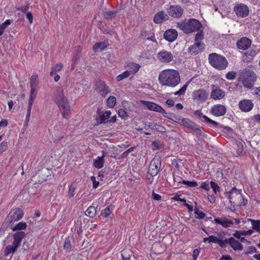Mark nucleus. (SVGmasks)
Returning <instances> with one entry per match:
<instances>
[{"label":"nucleus","mask_w":260,"mask_h":260,"mask_svg":"<svg viewBox=\"0 0 260 260\" xmlns=\"http://www.w3.org/2000/svg\"><path fill=\"white\" fill-rule=\"evenodd\" d=\"M158 81L163 86L174 87L180 83V77L177 70L167 69L160 73Z\"/></svg>","instance_id":"obj_1"},{"label":"nucleus","mask_w":260,"mask_h":260,"mask_svg":"<svg viewBox=\"0 0 260 260\" xmlns=\"http://www.w3.org/2000/svg\"><path fill=\"white\" fill-rule=\"evenodd\" d=\"M177 27L185 34H190L200 30L203 27L202 24L197 19H190L188 22L181 21L177 24Z\"/></svg>","instance_id":"obj_2"},{"label":"nucleus","mask_w":260,"mask_h":260,"mask_svg":"<svg viewBox=\"0 0 260 260\" xmlns=\"http://www.w3.org/2000/svg\"><path fill=\"white\" fill-rule=\"evenodd\" d=\"M55 102L58 107L62 117L68 119L71 111V106L68 100L64 95L62 91L58 94Z\"/></svg>","instance_id":"obj_3"},{"label":"nucleus","mask_w":260,"mask_h":260,"mask_svg":"<svg viewBox=\"0 0 260 260\" xmlns=\"http://www.w3.org/2000/svg\"><path fill=\"white\" fill-rule=\"evenodd\" d=\"M208 59L210 64L218 70L225 69L229 64L225 57L215 53L210 54L209 55Z\"/></svg>","instance_id":"obj_4"},{"label":"nucleus","mask_w":260,"mask_h":260,"mask_svg":"<svg viewBox=\"0 0 260 260\" xmlns=\"http://www.w3.org/2000/svg\"><path fill=\"white\" fill-rule=\"evenodd\" d=\"M228 199L231 203L234 205H241L243 200L242 193L235 187H233L229 192Z\"/></svg>","instance_id":"obj_5"},{"label":"nucleus","mask_w":260,"mask_h":260,"mask_svg":"<svg viewBox=\"0 0 260 260\" xmlns=\"http://www.w3.org/2000/svg\"><path fill=\"white\" fill-rule=\"evenodd\" d=\"M166 11L168 15L175 18H180L183 14L184 10L178 5H171L166 9Z\"/></svg>","instance_id":"obj_6"},{"label":"nucleus","mask_w":260,"mask_h":260,"mask_svg":"<svg viewBox=\"0 0 260 260\" xmlns=\"http://www.w3.org/2000/svg\"><path fill=\"white\" fill-rule=\"evenodd\" d=\"M161 167V161L159 158H154L151 161L148 170V173L151 177L156 176Z\"/></svg>","instance_id":"obj_7"},{"label":"nucleus","mask_w":260,"mask_h":260,"mask_svg":"<svg viewBox=\"0 0 260 260\" xmlns=\"http://www.w3.org/2000/svg\"><path fill=\"white\" fill-rule=\"evenodd\" d=\"M209 93L204 89H199L193 91L192 96V99L198 103H203L208 99Z\"/></svg>","instance_id":"obj_8"},{"label":"nucleus","mask_w":260,"mask_h":260,"mask_svg":"<svg viewBox=\"0 0 260 260\" xmlns=\"http://www.w3.org/2000/svg\"><path fill=\"white\" fill-rule=\"evenodd\" d=\"M158 60L162 63H169L173 60L174 55L171 52L162 50L156 54Z\"/></svg>","instance_id":"obj_9"},{"label":"nucleus","mask_w":260,"mask_h":260,"mask_svg":"<svg viewBox=\"0 0 260 260\" xmlns=\"http://www.w3.org/2000/svg\"><path fill=\"white\" fill-rule=\"evenodd\" d=\"M37 93V87H30V95L28 102V108L27 114L26 115L25 122H27L29 120L31 113V110L34 100L36 99Z\"/></svg>","instance_id":"obj_10"},{"label":"nucleus","mask_w":260,"mask_h":260,"mask_svg":"<svg viewBox=\"0 0 260 260\" xmlns=\"http://www.w3.org/2000/svg\"><path fill=\"white\" fill-rule=\"evenodd\" d=\"M95 90L102 96L105 97L111 92V89L106 83L100 80L95 83Z\"/></svg>","instance_id":"obj_11"},{"label":"nucleus","mask_w":260,"mask_h":260,"mask_svg":"<svg viewBox=\"0 0 260 260\" xmlns=\"http://www.w3.org/2000/svg\"><path fill=\"white\" fill-rule=\"evenodd\" d=\"M23 215V211L20 208H15L12 210L6 218L10 222L16 221L22 218Z\"/></svg>","instance_id":"obj_12"},{"label":"nucleus","mask_w":260,"mask_h":260,"mask_svg":"<svg viewBox=\"0 0 260 260\" xmlns=\"http://www.w3.org/2000/svg\"><path fill=\"white\" fill-rule=\"evenodd\" d=\"M234 11L237 15L241 17H245L248 15L249 10L246 5L240 4L234 7Z\"/></svg>","instance_id":"obj_13"},{"label":"nucleus","mask_w":260,"mask_h":260,"mask_svg":"<svg viewBox=\"0 0 260 260\" xmlns=\"http://www.w3.org/2000/svg\"><path fill=\"white\" fill-rule=\"evenodd\" d=\"M211 87L212 91L210 94L211 98L214 100H220L225 96V93L224 91L220 89L218 86L212 85Z\"/></svg>","instance_id":"obj_14"},{"label":"nucleus","mask_w":260,"mask_h":260,"mask_svg":"<svg viewBox=\"0 0 260 260\" xmlns=\"http://www.w3.org/2000/svg\"><path fill=\"white\" fill-rule=\"evenodd\" d=\"M227 244H229L234 250H242L243 248L241 243L233 237L224 239V248L226 247Z\"/></svg>","instance_id":"obj_15"},{"label":"nucleus","mask_w":260,"mask_h":260,"mask_svg":"<svg viewBox=\"0 0 260 260\" xmlns=\"http://www.w3.org/2000/svg\"><path fill=\"white\" fill-rule=\"evenodd\" d=\"M210 113L216 116H223L226 112V109L222 105L217 104L214 105L210 111Z\"/></svg>","instance_id":"obj_16"},{"label":"nucleus","mask_w":260,"mask_h":260,"mask_svg":"<svg viewBox=\"0 0 260 260\" xmlns=\"http://www.w3.org/2000/svg\"><path fill=\"white\" fill-rule=\"evenodd\" d=\"M239 107L242 112H247L252 110L253 104L251 100L244 99L240 101Z\"/></svg>","instance_id":"obj_17"},{"label":"nucleus","mask_w":260,"mask_h":260,"mask_svg":"<svg viewBox=\"0 0 260 260\" xmlns=\"http://www.w3.org/2000/svg\"><path fill=\"white\" fill-rule=\"evenodd\" d=\"M214 221L216 224H220L224 228L231 227L234 224L233 220L229 219L225 216L216 218Z\"/></svg>","instance_id":"obj_18"},{"label":"nucleus","mask_w":260,"mask_h":260,"mask_svg":"<svg viewBox=\"0 0 260 260\" xmlns=\"http://www.w3.org/2000/svg\"><path fill=\"white\" fill-rule=\"evenodd\" d=\"M251 44V41L246 37L241 38L236 43L238 48L243 50L247 49L250 46Z\"/></svg>","instance_id":"obj_19"},{"label":"nucleus","mask_w":260,"mask_h":260,"mask_svg":"<svg viewBox=\"0 0 260 260\" xmlns=\"http://www.w3.org/2000/svg\"><path fill=\"white\" fill-rule=\"evenodd\" d=\"M178 37L177 31L174 29L166 30L164 34V38L170 42L174 41Z\"/></svg>","instance_id":"obj_20"},{"label":"nucleus","mask_w":260,"mask_h":260,"mask_svg":"<svg viewBox=\"0 0 260 260\" xmlns=\"http://www.w3.org/2000/svg\"><path fill=\"white\" fill-rule=\"evenodd\" d=\"M140 102L148 110L160 113L162 107L155 103L146 101H141Z\"/></svg>","instance_id":"obj_21"},{"label":"nucleus","mask_w":260,"mask_h":260,"mask_svg":"<svg viewBox=\"0 0 260 260\" xmlns=\"http://www.w3.org/2000/svg\"><path fill=\"white\" fill-rule=\"evenodd\" d=\"M204 49V44L202 42H195V43L190 46L188 48V52L192 54H198L201 52Z\"/></svg>","instance_id":"obj_22"},{"label":"nucleus","mask_w":260,"mask_h":260,"mask_svg":"<svg viewBox=\"0 0 260 260\" xmlns=\"http://www.w3.org/2000/svg\"><path fill=\"white\" fill-rule=\"evenodd\" d=\"M168 13L166 14L163 11L157 12L154 16L153 21L157 24L161 23L169 19Z\"/></svg>","instance_id":"obj_23"},{"label":"nucleus","mask_w":260,"mask_h":260,"mask_svg":"<svg viewBox=\"0 0 260 260\" xmlns=\"http://www.w3.org/2000/svg\"><path fill=\"white\" fill-rule=\"evenodd\" d=\"M219 237L215 236H210V242H213L218 244L221 248H224V239H223V236L221 233L218 234Z\"/></svg>","instance_id":"obj_24"},{"label":"nucleus","mask_w":260,"mask_h":260,"mask_svg":"<svg viewBox=\"0 0 260 260\" xmlns=\"http://www.w3.org/2000/svg\"><path fill=\"white\" fill-rule=\"evenodd\" d=\"M26 234L24 232L20 231L16 232L13 236L14 241L12 243L14 245H16L19 247L22 239L24 238Z\"/></svg>","instance_id":"obj_25"},{"label":"nucleus","mask_w":260,"mask_h":260,"mask_svg":"<svg viewBox=\"0 0 260 260\" xmlns=\"http://www.w3.org/2000/svg\"><path fill=\"white\" fill-rule=\"evenodd\" d=\"M127 68H128L127 71H128L131 75H132L135 74L138 71L140 68V66L136 63L129 62L127 64Z\"/></svg>","instance_id":"obj_26"},{"label":"nucleus","mask_w":260,"mask_h":260,"mask_svg":"<svg viewBox=\"0 0 260 260\" xmlns=\"http://www.w3.org/2000/svg\"><path fill=\"white\" fill-rule=\"evenodd\" d=\"M18 247V246L14 245L13 243L12 245L7 246L4 250V255L8 256L10 254L15 253Z\"/></svg>","instance_id":"obj_27"},{"label":"nucleus","mask_w":260,"mask_h":260,"mask_svg":"<svg viewBox=\"0 0 260 260\" xmlns=\"http://www.w3.org/2000/svg\"><path fill=\"white\" fill-rule=\"evenodd\" d=\"M191 129H192L193 131L192 134L197 137L205 136V134L203 133L202 131V129H204L203 128L196 123L194 124Z\"/></svg>","instance_id":"obj_28"},{"label":"nucleus","mask_w":260,"mask_h":260,"mask_svg":"<svg viewBox=\"0 0 260 260\" xmlns=\"http://www.w3.org/2000/svg\"><path fill=\"white\" fill-rule=\"evenodd\" d=\"M106 153H104L102 156H98L93 162V166L96 168L101 169L103 167L104 162V157Z\"/></svg>","instance_id":"obj_29"},{"label":"nucleus","mask_w":260,"mask_h":260,"mask_svg":"<svg viewBox=\"0 0 260 260\" xmlns=\"http://www.w3.org/2000/svg\"><path fill=\"white\" fill-rule=\"evenodd\" d=\"M111 114V112L110 111L108 110V111H105V112L102 113V114L99 116L100 121H98V122L100 124L106 123L108 122L109 120H108V119L110 118Z\"/></svg>","instance_id":"obj_30"},{"label":"nucleus","mask_w":260,"mask_h":260,"mask_svg":"<svg viewBox=\"0 0 260 260\" xmlns=\"http://www.w3.org/2000/svg\"><path fill=\"white\" fill-rule=\"evenodd\" d=\"M256 54V51L254 49L249 50L244 53L245 57L243 60L247 62H250L255 56Z\"/></svg>","instance_id":"obj_31"},{"label":"nucleus","mask_w":260,"mask_h":260,"mask_svg":"<svg viewBox=\"0 0 260 260\" xmlns=\"http://www.w3.org/2000/svg\"><path fill=\"white\" fill-rule=\"evenodd\" d=\"M251 222L252 225V230H254L258 233H260V220H253L251 219H248L247 221H245V222Z\"/></svg>","instance_id":"obj_32"},{"label":"nucleus","mask_w":260,"mask_h":260,"mask_svg":"<svg viewBox=\"0 0 260 260\" xmlns=\"http://www.w3.org/2000/svg\"><path fill=\"white\" fill-rule=\"evenodd\" d=\"M254 80L249 79L248 78H244L242 79V84L243 86L246 88L251 89L254 85Z\"/></svg>","instance_id":"obj_33"},{"label":"nucleus","mask_w":260,"mask_h":260,"mask_svg":"<svg viewBox=\"0 0 260 260\" xmlns=\"http://www.w3.org/2000/svg\"><path fill=\"white\" fill-rule=\"evenodd\" d=\"M243 75L245 77L256 80L257 76L256 74L250 69H245L243 72Z\"/></svg>","instance_id":"obj_34"},{"label":"nucleus","mask_w":260,"mask_h":260,"mask_svg":"<svg viewBox=\"0 0 260 260\" xmlns=\"http://www.w3.org/2000/svg\"><path fill=\"white\" fill-rule=\"evenodd\" d=\"M194 124L195 123L194 122L186 118H182V121H181V125H183L189 129L192 128Z\"/></svg>","instance_id":"obj_35"},{"label":"nucleus","mask_w":260,"mask_h":260,"mask_svg":"<svg viewBox=\"0 0 260 260\" xmlns=\"http://www.w3.org/2000/svg\"><path fill=\"white\" fill-rule=\"evenodd\" d=\"M203 118L205 120V122L211 126L213 127L218 126L221 127V125L219 123L211 119L206 115L203 116Z\"/></svg>","instance_id":"obj_36"},{"label":"nucleus","mask_w":260,"mask_h":260,"mask_svg":"<svg viewBox=\"0 0 260 260\" xmlns=\"http://www.w3.org/2000/svg\"><path fill=\"white\" fill-rule=\"evenodd\" d=\"M96 213V210L94 206H90L85 212V214L89 217H94Z\"/></svg>","instance_id":"obj_37"},{"label":"nucleus","mask_w":260,"mask_h":260,"mask_svg":"<svg viewBox=\"0 0 260 260\" xmlns=\"http://www.w3.org/2000/svg\"><path fill=\"white\" fill-rule=\"evenodd\" d=\"M63 68V64L61 63L56 64L53 67L51 68L50 75L51 76L55 75L57 72H59L62 70Z\"/></svg>","instance_id":"obj_38"},{"label":"nucleus","mask_w":260,"mask_h":260,"mask_svg":"<svg viewBox=\"0 0 260 260\" xmlns=\"http://www.w3.org/2000/svg\"><path fill=\"white\" fill-rule=\"evenodd\" d=\"M117 14V11H106L103 13V17L106 19H112L116 17Z\"/></svg>","instance_id":"obj_39"},{"label":"nucleus","mask_w":260,"mask_h":260,"mask_svg":"<svg viewBox=\"0 0 260 260\" xmlns=\"http://www.w3.org/2000/svg\"><path fill=\"white\" fill-rule=\"evenodd\" d=\"M116 99L114 96H110L107 100V105L110 108H113L116 104Z\"/></svg>","instance_id":"obj_40"},{"label":"nucleus","mask_w":260,"mask_h":260,"mask_svg":"<svg viewBox=\"0 0 260 260\" xmlns=\"http://www.w3.org/2000/svg\"><path fill=\"white\" fill-rule=\"evenodd\" d=\"M38 75H33L31 77L30 80V87H37L39 84V81L38 80Z\"/></svg>","instance_id":"obj_41"},{"label":"nucleus","mask_w":260,"mask_h":260,"mask_svg":"<svg viewBox=\"0 0 260 260\" xmlns=\"http://www.w3.org/2000/svg\"><path fill=\"white\" fill-rule=\"evenodd\" d=\"M27 227V224L25 222H20L17 223L15 226L12 228V230L13 231L17 230H24Z\"/></svg>","instance_id":"obj_42"},{"label":"nucleus","mask_w":260,"mask_h":260,"mask_svg":"<svg viewBox=\"0 0 260 260\" xmlns=\"http://www.w3.org/2000/svg\"><path fill=\"white\" fill-rule=\"evenodd\" d=\"M194 214H196V218L198 219H203L205 217L206 214L202 211H200L198 207L194 209Z\"/></svg>","instance_id":"obj_43"},{"label":"nucleus","mask_w":260,"mask_h":260,"mask_svg":"<svg viewBox=\"0 0 260 260\" xmlns=\"http://www.w3.org/2000/svg\"><path fill=\"white\" fill-rule=\"evenodd\" d=\"M106 46L103 42H98L94 44L93 46V50L96 51L98 49L104 50L106 48Z\"/></svg>","instance_id":"obj_44"},{"label":"nucleus","mask_w":260,"mask_h":260,"mask_svg":"<svg viewBox=\"0 0 260 260\" xmlns=\"http://www.w3.org/2000/svg\"><path fill=\"white\" fill-rule=\"evenodd\" d=\"M157 126V124L154 122H145L144 124V128L145 129H148L150 128L151 129L155 130L156 129V126Z\"/></svg>","instance_id":"obj_45"},{"label":"nucleus","mask_w":260,"mask_h":260,"mask_svg":"<svg viewBox=\"0 0 260 260\" xmlns=\"http://www.w3.org/2000/svg\"><path fill=\"white\" fill-rule=\"evenodd\" d=\"M204 39V35L203 30H199L198 31V33L196 34L194 41L195 42H201V41L203 40Z\"/></svg>","instance_id":"obj_46"},{"label":"nucleus","mask_w":260,"mask_h":260,"mask_svg":"<svg viewBox=\"0 0 260 260\" xmlns=\"http://www.w3.org/2000/svg\"><path fill=\"white\" fill-rule=\"evenodd\" d=\"M131 74L129 73L128 71L126 70L122 74L117 76L116 77V79L118 81H120L124 78L128 77Z\"/></svg>","instance_id":"obj_47"},{"label":"nucleus","mask_w":260,"mask_h":260,"mask_svg":"<svg viewBox=\"0 0 260 260\" xmlns=\"http://www.w3.org/2000/svg\"><path fill=\"white\" fill-rule=\"evenodd\" d=\"M118 116L123 119H126L128 116L127 112L123 109H120L118 112Z\"/></svg>","instance_id":"obj_48"},{"label":"nucleus","mask_w":260,"mask_h":260,"mask_svg":"<svg viewBox=\"0 0 260 260\" xmlns=\"http://www.w3.org/2000/svg\"><path fill=\"white\" fill-rule=\"evenodd\" d=\"M72 247V245L71 243V241L69 238H66L64 243L63 248L64 249L68 251H71Z\"/></svg>","instance_id":"obj_49"},{"label":"nucleus","mask_w":260,"mask_h":260,"mask_svg":"<svg viewBox=\"0 0 260 260\" xmlns=\"http://www.w3.org/2000/svg\"><path fill=\"white\" fill-rule=\"evenodd\" d=\"M187 86H188V84H186L184 85L183 86V87H181L180 90H179L178 91L175 92L174 93V94L176 95H181L184 94V93L185 92V91H186V90L187 89Z\"/></svg>","instance_id":"obj_50"},{"label":"nucleus","mask_w":260,"mask_h":260,"mask_svg":"<svg viewBox=\"0 0 260 260\" xmlns=\"http://www.w3.org/2000/svg\"><path fill=\"white\" fill-rule=\"evenodd\" d=\"M236 145H237V148H236L237 154L238 155H240L242 153L243 150V148H244L243 144L241 142H238L236 143Z\"/></svg>","instance_id":"obj_51"},{"label":"nucleus","mask_w":260,"mask_h":260,"mask_svg":"<svg viewBox=\"0 0 260 260\" xmlns=\"http://www.w3.org/2000/svg\"><path fill=\"white\" fill-rule=\"evenodd\" d=\"M182 183L187 185L188 187H195L198 185L197 182L195 181H189L183 180Z\"/></svg>","instance_id":"obj_52"},{"label":"nucleus","mask_w":260,"mask_h":260,"mask_svg":"<svg viewBox=\"0 0 260 260\" xmlns=\"http://www.w3.org/2000/svg\"><path fill=\"white\" fill-rule=\"evenodd\" d=\"M76 188V184L73 182L71 184L69 190V196L70 197H72L74 196L75 193V190Z\"/></svg>","instance_id":"obj_53"},{"label":"nucleus","mask_w":260,"mask_h":260,"mask_svg":"<svg viewBox=\"0 0 260 260\" xmlns=\"http://www.w3.org/2000/svg\"><path fill=\"white\" fill-rule=\"evenodd\" d=\"M182 178L179 176L174 175V181L175 186H179V185L182 183Z\"/></svg>","instance_id":"obj_54"},{"label":"nucleus","mask_w":260,"mask_h":260,"mask_svg":"<svg viewBox=\"0 0 260 260\" xmlns=\"http://www.w3.org/2000/svg\"><path fill=\"white\" fill-rule=\"evenodd\" d=\"M237 76V73L235 72L231 71L229 72L226 74L225 77L228 80H234L235 79L236 77Z\"/></svg>","instance_id":"obj_55"},{"label":"nucleus","mask_w":260,"mask_h":260,"mask_svg":"<svg viewBox=\"0 0 260 260\" xmlns=\"http://www.w3.org/2000/svg\"><path fill=\"white\" fill-rule=\"evenodd\" d=\"M128 252L129 251L127 250H123L121 251V255L122 260H131L130 255L128 254Z\"/></svg>","instance_id":"obj_56"},{"label":"nucleus","mask_w":260,"mask_h":260,"mask_svg":"<svg viewBox=\"0 0 260 260\" xmlns=\"http://www.w3.org/2000/svg\"><path fill=\"white\" fill-rule=\"evenodd\" d=\"M210 187H212L215 193H216L217 192L220 191V188L218 185L212 181L210 182Z\"/></svg>","instance_id":"obj_57"},{"label":"nucleus","mask_w":260,"mask_h":260,"mask_svg":"<svg viewBox=\"0 0 260 260\" xmlns=\"http://www.w3.org/2000/svg\"><path fill=\"white\" fill-rule=\"evenodd\" d=\"M160 142L155 141L152 143L151 147L153 150H156L160 148Z\"/></svg>","instance_id":"obj_58"},{"label":"nucleus","mask_w":260,"mask_h":260,"mask_svg":"<svg viewBox=\"0 0 260 260\" xmlns=\"http://www.w3.org/2000/svg\"><path fill=\"white\" fill-rule=\"evenodd\" d=\"M7 143L5 141H3L0 144V153H3L7 149Z\"/></svg>","instance_id":"obj_59"},{"label":"nucleus","mask_w":260,"mask_h":260,"mask_svg":"<svg viewBox=\"0 0 260 260\" xmlns=\"http://www.w3.org/2000/svg\"><path fill=\"white\" fill-rule=\"evenodd\" d=\"M239 232H240V234L243 236L251 235L253 232V230L251 229L248 230V231H239Z\"/></svg>","instance_id":"obj_60"},{"label":"nucleus","mask_w":260,"mask_h":260,"mask_svg":"<svg viewBox=\"0 0 260 260\" xmlns=\"http://www.w3.org/2000/svg\"><path fill=\"white\" fill-rule=\"evenodd\" d=\"M160 113H161L165 117H166L171 120V114L170 113L166 112V111L162 108L160 112Z\"/></svg>","instance_id":"obj_61"},{"label":"nucleus","mask_w":260,"mask_h":260,"mask_svg":"<svg viewBox=\"0 0 260 260\" xmlns=\"http://www.w3.org/2000/svg\"><path fill=\"white\" fill-rule=\"evenodd\" d=\"M111 213V210L110 208V207H107L105 210H104L103 212L102 213L104 217H108L110 214Z\"/></svg>","instance_id":"obj_62"},{"label":"nucleus","mask_w":260,"mask_h":260,"mask_svg":"<svg viewBox=\"0 0 260 260\" xmlns=\"http://www.w3.org/2000/svg\"><path fill=\"white\" fill-rule=\"evenodd\" d=\"M200 187L206 190H209L210 188V186L208 182H204L202 183Z\"/></svg>","instance_id":"obj_63"},{"label":"nucleus","mask_w":260,"mask_h":260,"mask_svg":"<svg viewBox=\"0 0 260 260\" xmlns=\"http://www.w3.org/2000/svg\"><path fill=\"white\" fill-rule=\"evenodd\" d=\"M155 130L161 133H164L166 131V129L165 127L158 124L157 126H156V129H155Z\"/></svg>","instance_id":"obj_64"}]
</instances>
